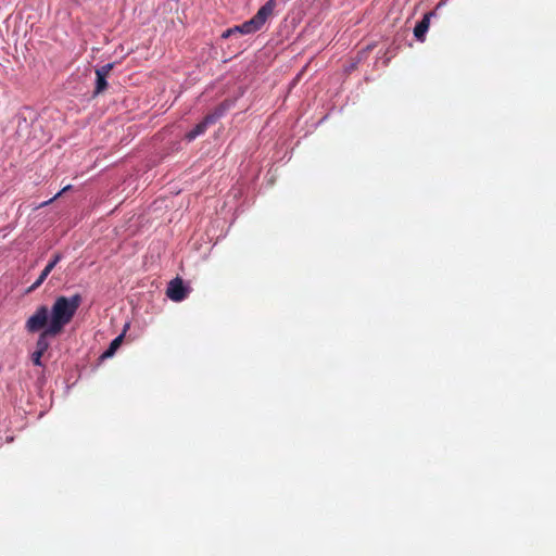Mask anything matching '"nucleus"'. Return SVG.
<instances>
[{
  "mask_svg": "<svg viewBox=\"0 0 556 556\" xmlns=\"http://www.w3.org/2000/svg\"><path fill=\"white\" fill-rule=\"evenodd\" d=\"M50 321L49 309L46 305L39 306L36 312L27 319L25 328L28 332H37L46 329Z\"/></svg>",
  "mask_w": 556,
  "mask_h": 556,
  "instance_id": "f03ea898",
  "label": "nucleus"
},
{
  "mask_svg": "<svg viewBox=\"0 0 556 556\" xmlns=\"http://www.w3.org/2000/svg\"><path fill=\"white\" fill-rule=\"evenodd\" d=\"M113 68V64L112 63H108L99 68L96 70V75L97 76H104V77H108L110 72L112 71Z\"/></svg>",
  "mask_w": 556,
  "mask_h": 556,
  "instance_id": "9b49d317",
  "label": "nucleus"
},
{
  "mask_svg": "<svg viewBox=\"0 0 556 556\" xmlns=\"http://www.w3.org/2000/svg\"><path fill=\"white\" fill-rule=\"evenodd\" d=\"M166 294L172 301L180 302L187 296L188 289L181 279L176 278L169 282Z\"/></svg>",
  "mask_w": 556,
  "mask_h": 556,
  "instance_id": "20e7f679",
  "label": "nucleus"
},
{
  "mask_svg": "<svg viewBox=\"0 0 556 556\" xmlns=\"http://www.w3.org/2000/svg\"><path fill=\"white\" fill-rule=\"evenodd\" d=\"M276 5V0H268L263 7H261L253 18L261 25L265 24L267 18L273 14Z\"/></svg>",
  "mask_w": 556,
  "mask_h": 556,
  "instance_id": "423d86ee",
  "label": "nucleus"
},
{
  "mask_svg": "<svg viewBox=\"0 0 556 556\" xmlns=\"http://www.w3.org/2000/svg\"><path fill=\"white\" fill-rule=\"evenodd\" d=\"M223 113H224V109H219L215 113L208 114L207 116H205V118L202 122H200L198 125H195V127L193 129H191L186 135V138L188 139V141H192L198 136L204 134L207 126L211 124H214L223 115Z\"/></svg>",
  "mask_w": 556,
  "mask_h": 556,
  "instance_id": "7ed1b4c3",
  "label": "nucleus"
},
{
  "mask_svg": "<svg viewBox=\"0 0 556 556\" xmlns=\"http://www.w3.org/2000/svg\"><path fill=\"white\" fill-rule=\"evenodd\" d=\"M81 302L83 298L78 293L72 296H58L49 311L50 321L46 328V333H51V337L59 336L64 327L71 323Z\"/></svg>",
  "mask_w": 556,
  "mask_h": 556,
  "instance_id": "f257e3e1",
  "label": "nucleus"
},
{
  "mask_svg": "<svg viewBox=\"0 0 556 556\" xmlns=\"http://www.w3.org/2000/svg\"><path fill=\"white\" fill-rule=\"evenodd\" d=\"M124 334H119L116 337L110 344L109 349L103 353L102 357L108 358L112 357L116 350L119 348L122 341H123Z\"/></svg>",
  "mask_w": 556,
  "mask_h": 556,
  "instance_id": "1a4fd4ad",
  "label": "nucleus"
},
{
  "mask_svg": "<svg viewBox=\"0 0 556 556\" xmlns=\"http://www.w3.org/2000/svg\"><path fill=\"white\" fill-rule=\"evenodd\" d=\"M262 27L261 25H258V23L252 17L251 20L244 22L243 24H241V30H242V34H253L257 30H260Z\"/></svg>",
  "mask_w": 556,
  "mask_h": 556,
  "instance_id": "6e6552de",
  "label": "nucleus"
},
{
  "mask_svg": "<svg viewBox=\"0 0 556 556\" xmlns=\"http://www.w3.org/2000/svg\"><path fill=\"white\" fill-rule=\"evenodd\" d=\"M50 273L51 271L48 270L47 268H43V270L41 271V274H43V276H47V277L49 276Z\"/></svg>",
  "mask_w": 556,
  "mask_h": 556,
  "instance_id": "dca6fc26",
  "label": "nucleus"
},
{
  "mask_svg": "<svg viewBox=\"0 0 556 556\" xmlns=\"http://www.w3.org/2000/svg\"><path fill=\"white\" fill-rule=\"evenodd\" d=\"M67 189H70V186L64 187L62 192L66 191Z\"/></svg>",
  "mask_w": 556,
  "mask_h": 556,
  "instance_id": "f3484780",
  "label": "nucleus"
},
{
  "mask_svg": "<svg viewBox=\"0 0 556 556\" xmlns=\"http://www.w3.org/2000/svg\"><path fill=\"white\" fill-rule=\"evenodd\" d=\"M434 15V12H429L424 15V18L415 26L414 36L417 40L424 41L425 36L429 29L430 18Z\"/></svg>",
  "mask_w": 556,
  "mask_h": 556,
  "instance_id": "0eeeda50",
  "label": "nucleus"
},
{
  "mask_svg": "<svg viewBox=\"0 0 556 556\" xmlns=\"http://www.w3.org/2000/svg\"><path fill=\"white\" fill-rule=\"evenodd\" d=\"M55 266H53V264H50L48 263L47 266L45 268H47L48 270L52 271V269L54 268Z\"/></svg>",
  "mask_w": 556,
  "mask_h": 556,
  "instance_id": "2eb2a0df",
  "label": "nucleus"
},
{
  "mask_svg": "<svg viewBox=\"0 0 556 556\" xmlns=\"http://www.w3.org/2000/svg\"><path fill=\"white\" fill-rule=\"evenodd\" d=\"M46 278H47V276H43V274H40L38 279L30 287V290L37 289L46 280Z\"/></svg>",
  "mask_w": 556,
  "mask_h": 556,
  "instance_id": "ddd939ff",
  "label": "nucleus"
},
{
  "mask_svg": "<svg viewBox=\"0 0 556 556\" xmlns=\"http://www.w3.org/2000/svg\"><path fill=\"white\" fill-rule=\"evenodd\" d=\"M108 84H106V77L104 76H97V81H96V93H101L105 88H106Z\"/></svg>",
  "mask_w": 556,
  "mask_h": 556,
  "instance_id": "9d476101",
  "label": "nucleus"
},
{
  "mask_svg": "<svg viewBox=\"0 0 556 556\" xmlns=\"http://www.w3.org/2000/svg\"><path fill=\"white\" fill-rule=\"evenodd\" d=\"M61 257L62 256L60 254H55L54 257L49 263L53 264V266H55L61 261Z\"/></svg>",
  "mask_w": 556,
  "mask_h": 556,
  "instance_id": "4468645a",
  "label": "nucleus"
},
{
  "mask_svg": "<svg viewBox=\"0 0 556 556\" xmlns=\"http://www.w3.org/2000/svg\"><path fill=\"white\" fill-rule=\"evenodd\" d=\"M237 33L242 34L241 25L227 29L226 31L223 33V37L228 38L229 36L237 34Z\"/></svg>",
  "mask_w": 556,
  "mask_h": 556,
  "instance_id": "f8f14e48",
  "label": "nucleus"
},
{
  "mask_svg": "<svg viewBox=\"0 0 556 556\" xmlns=\"http://www.w3.org/2000/svg\"><path fill=\"white\" fill-rule=\"evenodd\" d=\"M49 337H51V333H46V329H43L36 342V351L31 354V361L36 366H42L41 357L49 349Z\"/></svg>",
  "mask_w": 556,
  "mask_h": 556,
  "instance_id": "39448f33",
  "label": "nucleus"
}]
</instances>
